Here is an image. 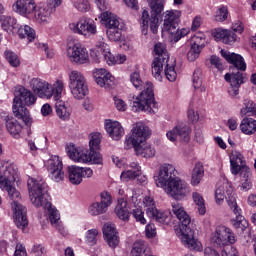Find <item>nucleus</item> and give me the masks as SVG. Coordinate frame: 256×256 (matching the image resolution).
Returning <instances> with one entry per match:
<instances>
[{
  "instance_id": "a18cd8bd",
  "label": "nucleus",
  "mask_w": 256,
  "mask_h": 256,
  "mask_svg": "<svg viewBox=\"0 0 256 256\" xmlns=\"http://www.w3.org/2000/svg\"><path fill=\"white\" fill-rule=\"evenodd\" d=\"M18 36L20 39H27L29 43L35 41V29L31 28L29 25H25L24 27H20L18 29Z\"/></svg>"
},
{
  "instance_id": "20e7f679",
  "label": "nucleus",
  "mask_w": 256,
  "mask_h": 256,
  "mask_svg": "<svg viewBox=\"0 0 256 256\" xmlns=\"http://www.w3.org/2000/svg\"><path fill=\"white\" fill-rule=\"evenodd\" d=\"M2 191H7L11 203L12 215L14 223L18 229L24 230L29 225L27 220V208L19 203L21 199V192L13 186V184L6 185L5 188H0Z\"/></svg>"
},
{
  "instance_id": "f257e3e1",
  "label": "nucleus",
  "mask_w": 256,
  "mask_h": 256,
  "mask_svg": "<svg viewBox=\"0 0 256 256\" xmlns=\"http://www.w3.org/2000/svg\"><path fill=\"white\" fill-rule=\"evenodd\" d=\"M29 197L34 207H42L48 210L49 221L53 227L61 223L59 210L53 208L47 194V184L43 179L29 178L27 181Z\"/></svg>"
},
{
  "instance_id": "393cba45",
  "label": "nucleus",
  "mask_w": 256,
  "mask_h": 256,
  "mask_svg": "<svg viewBox=\"0 0 256 256\" xmlns=\"http://www.w3.org/2000/svg\"><path fill=\"white\" fill-rule=\"evenodd\" d=\"M225 81L230 84L228 88V95L232 97V99H237V95H239V89L241 85L245 83V74L241 72L232 73V74H225L224 76Z\"/></svg>"
},
{
  "instance_id": "39448f33",
  "label": "nucleus",
  "mask_w": 256,
  "mask_h": 256,
  "mask_svg": "<svg viewBox=\"0 0 256 256\" xmlns=\"http://www.w3.org/2000/svg\"><path fill=\"white\" fill-rule=\"evenodd\" d=\"M150 7L149 11L143 10L140 18L143 33H147L150 27L152 33L159 31V15L165 11V0H147Z\"/></svg>"
},
{
  "instance_id": "ddd939ff",
  "label": "nucleus",
  "mask_w": 256,
  "mask_h": 256,
  "mask_svg": "<svg viewBox=\"0 0 256 256\" xmlns=\"http://www.w3.org/2000/svg\"><path fill=\"white\" fill-rule=\"evenodd\" d=\"M68 29L75 35H81L86 39L97 35V24L89 18H80L76 22L68 24Z\"/></svg>"
},
{
  "instance_id": "dca6fc26",
  "label": "nucleus",
  "mask_w": 256,
  "mask_h": 256,
  "mask_svg": "<svg viewBox=\"0 0 256 256\" xmlns=\"http://www.w3.org/2000/svg\"><path fill=\"white\" fill-rule=\"evenodd\" d=\"M48 171V177L54 183H61L65 180V171H63V159L58 155L51 156L45 163Z\"/></svg>"
},
{
  "instance_id": "774afa93",
  "label": "nucleus",
  "mask_w": 256,
  "mask_h": 256,
  "mask_svg": "<svg viewBox=\"0 0 256 256\" xmlns=\"http://www.w3.org/2000/svg\"><path fill=\"white\" fill-rule=\"evenodd\" d=\"M221 255L222 256H239V252L237 251V248L233 246H227L222 250Z\"/></svg>"
},
{
  "instance_id": "f704fd0d",
  "label": "nucleus",
  "mask_w": 256,
  "mask_h": 256,
  "mask_svg": "<svg viewBox=\"0 0 256 256\" xmlns=\"http://www.w3.org/2000/svg\"><path fill=\"white\" fill-rule=\"evenodd\" d=\"M213 37L216 41H222L225 45H233L237 41V35L235 32L223 28L215 29Z\"/></svg>"
},
{
  "instance_id": "a878e982",
  "label": "nucleus",
  "mask_w": 256,
  "mask_h": 256,
  "mask_svg": "<svg viewBox=\"0 0 256 256\" xmlns=\"http://www.w3.org/2000/svg\"><path fill=\"white\" fill-rule=\"evenodd\" d=\"M14 101L21 103L26 107H33V105L37 103V95H35L31 90L23 86H19L15 89Z\"/></svg>"
},
{
  "instance_id": "f8f14e48",
  "label": "nucleus",
  "mask_w": 256,
  "mask_h": 256,
  "mask_svg": "<svg viewBox=\"0 0 256 256\" xmlns=\"http://www.w3.org/2000/svg\"><path fill=\"white\" fill-rule=\"evenodd\" d=\"M211 243L216 247H226L227 245H235L237 243V235L231 228L225 225H219L211 235Z\"/></svg>"
},
{
  "instance_id": "e433bc0d",
  "label": "nucleus",
  "mask_w": 256,
  "mask_h": 256,
  "mask_svg": "<svg viewBox=\"0 0 256 256\" xmlns=\"http://www.w3.org/2000/svg\"><path fill=\"white\" fill-rule=\"evenodd\" d=\"M63 0H48L47 4L42 6L44 9V23L49 25L51 23V16L55 13L57 7H61Z\"/></svg>"
},
{
  "instance_id": "de8ad7c7",
  "label": "nucleus",
  "mask_w": 256,
  "mask_h": 256,
  "mask_svg": "<svg viewBox=\"0 0 256 256\" xmlns=\"http://www.w3.org/2000/svg\"><path fill=\"white\" fill-rule=\"evenodd\" d=\"M147 217L154 216L157 206L155 200L151 196H145L142 200Z\"/></svg>"
},
{
  "instance_id": "5701e85b",
  "label": "nucleus",
  "mask_w": 256,
  "mask_h": 256,
  "mask_svg": "<svg viewBox=\"0 0 256 256\" xmlns=\"http://www.w3.org/2000/svg\"><path fill=\"white\" fill-rule=\"evenodd\" d=\"M228 206L233 211L234 215H236V218L231 220L232 227L236 231H245L247 227H249V222L243 215H241V208H239V205H237V199L231 198L228 200Z\"/></svg>"
},
{
  "instance_id": "473e14b6",
  "label": "nucleus",
  "mask_w": 256,
  "mask_h": 256,
  "mask_svg": "<svg viewBox=\"0 0 256 256\" xmlns=\"http://www.w3.org/2000/svg\"><path fill=\"white\" fill-rule=\"evenodd\" d=\"M192 87L194 89V95L201 97L206 93L207 88L203 85V70L196 68L192 76Z\"/></svg>"
},
{
  "instance_id": "13d9d810",
  "label": "nucleus",
  "mask_w": 256,
  "mask_h": 256,
  "mask_svg": "<svg viewBox=\"0 0 256 256\" xmlns=\"http://www.w3.org/2000/svg\"><path fill=\"white\" fill-rule=\"evenodd\" d=\"M125 170L121 173L120 175V179L121 181H124L125 183L129 182V181H133L134 179H137V177H139V173L129 169L127 167L124 168Z\"/></svg>"
},
{
  "instance_id": "a19ab883",
  "label": "nucleus",
  "mask_w": 256,
  "mask_h": 256,
  "mask_svg": "<svg viewBox=\"0 0 256 256\" xmlns=\"http://www.w3.org/2000/svg\"><path fill=\"white\" fill-rule=\"evenodd\" d=\"M240 130L244 135H253L256 133V120L245 117L240 123Z\"/></svg>"
},
{
  "instance_id": "9d476101",
  "label": "nucleus",
  "mask_w": 256,
  "mask_h": 256,
  "mask_svg": "<svg viewBox=\"0 0 256 256\" xmlns=\"http://www.w3.org/2000/svg\"><path fill=\"white\" fill-rule=\"evenodd\" d=\"M68 77L70 93L74 99H77L78 101L85 99V97L89 95V87L87 86V80H85L83 73L77 70H72Z\"/></svg>"
},
{
  "instance_id": "aec40b11",
  "label": "nucleus",
  "mask_w": 256,
  "mask_h": 256,
  "mask_svg": "<svg viewBox=\"0 0 256 256\" xmlns=\"http://www.w3.org/2000/svg\"><path fill=\"white\" fill-rule=\"evenodd\" d=\"M92 76L98 87H102L103 89H113L117 85L115 76L111 75V72L105 68L93 69Z\"/></svg>"
},
{
  "instance_id": "bf43d9fd",
  "label": "nucleus",
  "mask_w": 256,
  "mask_h": 256,
  "mask_svg": "<svg viewBox=\"0 0 256 256\" xmlns=\"http://www.w3.org/2000/svg\"><path fill=\"white\" fill-rule=\"evenodd\" d=\"M5 59L8 61V63L11 65V67H19L21 65V61L19 60V56L15 54L11 50H6L4 52Z\"/></svg>"
},
{
  "instance_id": "37998d69",
  "label": "nucleus",
  "mask_w": 256,
  "mask_h": 256,
  "mask_svg": "<svg viewBox=\"0 0 256 256\" xmlns=\"http://www.w3.org/2000/svg\"><path fill=\"white\" fill-rule=\"evenodd\" d=\"M243 105L244 107H242L240 110L241 117H245V115L248 117H256V105L253 100L244 99Z\"/></svg>"
},
{
  "instance_id": "6e6d98bb",
  "label": "nucleus",
  "mask_w": 256,
  "mask_h": 256,
  "mask_svg": "<svg viewBox=\"0 0 256 256\" xmlns=\"http://www.w3.org/2000/svg\"><path fill=\"white\" fill-rule=\"evenodd\" d=\"M88 213L92 217H97V215H103L104 213H107V210L100 202H94L89 206Z\"/></svg>"
},
{
  "instance_id": "6ab92c4d",
  "label": "nucleus",
  "mask_w": 256,
  "mask_h": 256,
  "mask_svg": "<svg viewBox=\"0 0 256 256\" xmlns=\"http://www.w3.org/2000/svg\"><path fill=\"white\" fill-rule=\"evenodd\" d=\"M17 181V166L10 160L3 161L0 167V189L14 185Z\"/></svg>"
},
{
  "instance_id": "1a4fd4ad",
  "label": "nucleus",
  "mask_w": 256,
  "mask_h": 256,
  "mask_svg": "<svg viewBox=\"0 0 256 256\" xmlns=\"http://www.w3.org/2000/svg\"><path fill=\"white\" fill-rule=\"evenodd\" d=\"M102 25L107 29L106 35L109 41L118 42L123 37L122 31L125 29V23L117 14L105 11L100 14Z\"/></svg>"
},
{
  "instance_id": "7ed1b4c3",
  "label": "nucleus",
  "mask_w": 256,
  "mask_h": 256,
  "mask_svg": "<svg viewBox=\"0 0 256 256\" xmlns=\"http://www.w3.org/2000/svg\"><path fill=\"white\" fill-rule=\"evenodd\" d=\"M172 213L179 219L181 225L176 228L175 232L180 241L190 249V251H203V244L195 238V232L191 229V216L185 211L183 204L179 202L172 203Z\"/></svg>"
},
{
  "instance_id": "680f3d73",
  "label": "nucleus",
  "mask_w": 256,
  "mask_h": 256,
  "mask_svg": "<svg viewBox=\"0 0 256 256\" xmlns=\"http://www.w3.org/2000/svg\"><path fill=\"white\" fill-rule=\"evenodd\" d=\"M73 7L80 13H87L89 11V0H71Z\"/></svg>"
},
{
  "instance_id": "09e8293b",
  "label": "nucleus",
  "mask_w": 256,
  "mask_h": 256,
  "mask_svg": "<svg viewBox=\"0 0 256 256\" xmlns=\"http://www.w3.org/2000/svg\"><path fill=\"white\" fill-rule=\"evenodd\" d=\"M0 23L4 31H9V29H17V19L14 17L0 15Z\"/></svg>"
},
{
  "instance_id": "3c124183",
  "label": "nucleus",
  "mask_w": 256,
  "mask_h": 256,
  "mask_svg": "<svg viewBox=\"0 0 256 256\" xmlns=\"http://www.w3.org/2000/svg\"><path fill=\"white\" fill-rule=\"evenodd\" d=\"M205 43H206L205 34L197 33L192 37L190 41V46L196 49H200V51H203V49H205Z\"/></svg>"
},
{
  "instance_id": "f3484780",
  "label": "nucleus",
  "mask_w": 256,
  "mask_h": 256,
  "mask_svg": "<svg viewBox=\"0 0 256 256\" xmlns=\"http://www.w3.org/2000/svg\"><path fill=\"white\" fill-rule=\"evenodd\" d=\"M164 191L175 201H183L191 193V187H189V184L185 180L178 178L168 185Z\"/></svg>"
},
{
  "instance_id": "bb28decb",
  "label": "nucleus",
  "mask_w": 256,
  "mask_h": 256,
  "mask_svg": "<svg viewBox=\"0 0 256 256\" xmlns=\"http://www.w3.org/2000/svg\"><path fill=\"white\" fill-rule=\"evenodd\" d=\"M105 241L111 249H115L119 245V232L113 223H106L102 228Z\"/></svg>"
},
{
  "instance_id": "cd10ccee",
  "label": "nucleus",
  "mask_w": 256,
  "mask_h": 256,
  "mask_svg": "<svg viewBox=\"0 0 256 256\" xmlns=\"http://www.w3.org/2000/svg\"><path fill=\"white\" fill-rule=\"evenodd\" d=\"M229 204V199H235L233 188L227 183L219 184L215 190V201L217 205H223L224 201Z\"/></svg>"
},
{
  "instance_id": "49530a36",
  "label": "nucleus",
  "mask_w": 256,
  "mask_h": 256,
  "mask_svg": "<svg viewBox=\"0 0 256 256\" xmlns=\"http://www.w3.org/2000/svg\"><path fill=\"white\" fill-rule=\"evenodd\" d=\"M192 199L197 207L199 215H205V213H207V208L205 207V199L203 198V195L199 192H193Z\"/></svg>"
},
{
  "instance_id": "4d7b16f0",
  "label": "nucleus",
  "mask_w": 256,
  "mask_h": 256,
  "mask_svg": "<svg viewBox=\"0 0 256 256\" xmlns=\"http://www.w3.org/2000/svg\"><path fill=\"white\" fill-rule=\"evenodd\" d=\"M154 53L156 55L155 59H162L164 61H169V53L167 52V49H165V46L161 43H157L154 46Z\"/></svg>"
},
{
  "instance_id": "412c9836",
  "label": "nucleus",
  "mask_w": 256,
  "mask_h": 256,
  "mask_svg": "<svg viewBox=\"0 0 256 256\" xmlns=\"http://www.w3.org/2000/svg\"><path fill=\"white\" fill-rule=\"evenodd\" d=\"M29 87L40 99H51L53 97V85L41 78H32Z\"/></svg>"
},
{
  "instance_id": "4be33fe9",
  "label": "nucleus",
  "mask_w": 256,
  "mask_h": 256,
  "mask_svg": "<svg viewBox=\"0 0 256 256\" xmlns=\"http://www.w3.org/2000/svg\"><path fill=\"white\" fill-rule=\"evenodd\" d=\"M67 171L71 185H81L83 179H91V177H93V169L89 167L71 165L68 166Z\"/></svg>"
},
{
  "instance_id": "c03bdc74",
  "label": "nucleus",
  "mask_w": 256,
  "mask_h": 256,
  "mask_svg": "<svg viewBox=\"0 0 256 256\" xmlns=\"http://www.w3.org/2000/svg\"><path fill=\"white\" fill-rule=\"evenodd\" d=\"M240 189L241 191H249L251 189V169L243 168L240 172Z\"/></svg>"
},
{
  "instance_id": "58836bf2",
  "label": "nucleus",
  "mask_w": 256,
  "mask_h": 256,
  "mask_svg": "<svg viewBox=\"0 0 256 256\" xmlns=\"http://www.w3.org/2000/svg\"><path fill=\"white\" fill-rule=\"evenodd\" d=\"M6 129L14 139H21L23 126L17 120H6Z\"/></svg>"
},
{
  "instance_id": "e2e57ef3",
  "label": "nucleus",
  "mask_w": 256,
  "mask_h": 256,
  "mask_svg": "<svg viewBox=\"0 0 256 256\" xmlns=\"http://www.w3.org/2000/svg\"><path fill=\"white\" fill-rule=\"evenodd\" d=\"M130 211H132V215L138 223H141V225H145V223H147V220L145 219V213L141 208H131Z\"/></svg>"
},
{
  "instance_id": "ea45409f",
  "label": "nucleus",
  "mask_w": 256,
  "mask_h": 256,
  "mask_svg": "<svg viewBox=\"0 0 256 256\" xmlns=\"http://www.w3.org/2000/svg\"><path fill=\"white\" fill-rule=\"evenodd\" d=\"M169 60L155 58L152 62V75L157 81L163 79V68L167 67Z\"/></svg>"
},
{
  "instance_id": "603ef678",
  "label": "nucleus",
  "mask_w": 256,
  "mask_h": 256,
  "mask_svg": "<svg viewBox=\"0 0 256 256\" xmlns=\"http://www.w3.org/2000/svg\"><path fill=\"white\" fill-rule=\"evenodd\" d=\"M63 89H65V83L63 80H57L52 86V97L54 101H61L63 95Z\"/></svg>"
},
{
  "instance_id": "f03ea898",
  "label": "nucleus",
  "mask_w": 256,
  "mask_h": 256,
  "mask_svg": "<svg viewBox=\"0 0 256 256\" xmlns=\"http://www.w3.org/2000/svg\"><path fill=\"white\" fill-rule=\"evenodd\" d=\"M130 83L142 92L136 96L132 102V111H143L144 113H157V104L155 103V94L153 93V83L143 82L139 72L130 74Z\"/></svg>"
},
{
  "instance_id": "8fccbe9b",
  "label": "nucleus",
  "mask_w": 256,
  "mask_h": 256,
  "mask_svg": "<svg viewBox=\"0 0 256 256\" xmlns=\"http://www.w3.org/2000/svg\"><path fill=\"white\" fill-rule=\"evenodd\" d=\"M150 219H155L158 223H161L162 225H169V222L171 221V215L169 212H163L156 208V212H154L153 216H148Z\"/></svg>"
},
{
  "instance_id": "338daca9",
  "label": "nucleus",
  "mask_w": 256,
  "mask_h": 256,
  "mask_svg": "<svg viewBox=\"0 0 256 256\" xmlns=\"http://www.w3.org/2000/svg\"><path fill=\"white\" fill-rule=\"evenodd\" d=\"M100 197H101L100 203L103 205V207L106 210H108L110 205L113 203V199L111 198V193H109V192H102Z\"/></svg>"
},
{
  "instance_id": "5fc2aeb1",
  "label": "nucleus",
  "mask_w": 256,
  "mask_h": 256,
  "mask_svg": "<svg viewBox=\"0 0 256 256\" xmlns=\"http://www.w3.org/2000/svg\"><path fill=\"white\" fill-rule=\"evenodd\" d=\"M165 77L168 79L171 83L177 80V71H175V61L169 60L168 64H166V67L164 69Z\"/></svg>"
},
{
  "instance_id": "4c0bfd02",
  "label": "nucleus",
  "mask_w": 256,
  "mask_h": 256,
  "mask_svg": "<svg viewBox=\"0 0 256 256\" xmlns=\"http://www.w3.org/2000/svg\"><path fill=\"white\" fill-rule=\"evenodd\" d=\"M203 177H205V168L203 167V164L198 162L195 164L191 173L190 184L192 187H198L201 181H203Z\"/></svg>"
},
{
  "instance_id": "2f4dec72",
  "label": "nucleus",
  "mask_w": 256,
  "mask_h": 256,
  "mask_svg": "<svg viewBox=\"0 0 256 256\" xmlns=\"http://www.w3.org/2000/svg\"><path fill=\"white\" fill-rule=\"evenodd\" d=\"M221 55L228 63L234 65L238 71H245L247 69V64L241 55L227 50H221Z\"/></svg>"
},
{
  "instance_id": "052dcab7",
  "label": "nucleus",
  "mask_w": 256,
  "mask_h": 256,
  "mask_svg": "<svg viewBox=\"0 0 256 256\" xmlns=\"http://www.w3.org/2000/svg\"><path fill=\"white\" fill-rule=\"evenodd\" d=\"M97 237H99V230H97L96 228L86 231L85 239L88 245H97Z\"/></svg>"
},
{
  "instance_id": "c756f323",
  "label": "nucleus",
  "mask_w": 256,
  "mask_h": 256,
  "mask_svg": "<svg viewBox=\"0 0 256 256\" xmlns=\"http://www.w3.org/2000/svg\"><path fill=\"white\" fill-rule=\"evenodd\" d=\"M131 209L132 207L129 206V203L125 200V198H119L114 208V213L116 217L120 219V221L127 223L129 219H131Z\"/></svg>"
},
{
  "instance_id": "a211bd4d",
  "label": "nucleus",
  "mask_w": 256,
  "mask_h": 256,
  "mask_svg": "<svg viewBox=\"0 0 256 256\" xmlns=\"http://www.w3.org/2000/svg\"><path fill=\"white\" fill-rule=\"evenodd\" d=\"M168 141L171 143H181L187 145L191 141V128L185 123H180L166 133Z\"/></svg>"
},
{
  "instance_id": "69168bd1",
  "label": "nucleus",
  "mask_w": 256,
  "mask_h": 256,
  "mask_svg": "<svg viewBox=\"0 0 256 256\" xmlns=\"http://www.w3.org/2000/svg\"><path fill=\"white\" fill-rule=\"evenodd\" d=\"M201 51L199 48H195L194 46H190V49L187 53V59L188 61H190L191 63H193V61H197V59H199V56L201 55Z\"/></svg>"
},
{
  "instance_id": "0e129e2a",
  "label": "nucleus",
  "mask_w": 256,
  "mask_h": 256,
  "mask_svg": "<svg viewBox=\"0 0 256 256\" xmlns=\"http://www.w3.org/2000/svg\"><path fill=\"white\" fill-rule=\"evenodd\" d=\"M228 15H229V11L227 10V7L222 6L217 10L215 14V21H218L219 23H223V21H226Z\"/></svg>"
},
{
  "instance_id": "0eeeda50",
  "label": "nucleus",
  "mask_w": 256,
  "mask_h": 256,
  "mask_svg": "<svg viewBox=\"0 0 256 256\" xmlns=\"http://www.w3.org/2000/svg\"><path fill=\"white\" fill-rule=\"evenodd\" d=\"M90 57L94 63L105 61L107 65H121L124 61H127V56L123 54L117 56L112 55L109 45L105 43L103 38H101L96 43V46L90 51Z\"/></svg>"
},
{
  "instance_id": "6e6552de",
  "label": "nucleus",
  "mask_w": 256,
  "mask_h": 256,
  "mask_svg": "<svg viewBox=\"0 0 256 256\" xmlns=\"http://www.w3.org/2000/svg\"><path fill=\"white\" fill-rule=\"evenodd\" d=\"M66 153L75 163H85L86 165H103V154L99 150H83L69 144Z\"/></svg>"
},
{
  "instance_id": "79ce46f5",
  "label": "nucleus",
  "mask_w": 256,
  "mask_h": 256,
  "mask_svg": "<svg viewBox=\"0 0 256 256\" xmlns=\"http://www.w3.org/2000/svg\"><path fill=\"white\" fill-rule=\"evenodd\" d=\"M56 115L62 121H69V117H71V110L65 105L63 100H56L55 103Z\"/></svg>"
},
{
  "instance_id": "2eb2a0df",
  "label": "nucleus",
  "mask_w": 256,
  "mask_h": 256,
  "mask_svg": "<svg viewBox=\"0 0 256 256\" xmlns=\"http://www.w3.org/2000/svg\"><path fill=\"white\" fill-rule=\"evenodd\" d=\"M181 15H183V13L181 10L177 9H169L164 11L161 14L162 33L173 35V33L177 31V27H179V23L181 22Z\"/></svg>"
},
{
  "instance_id": "864d4df0",
  "label": "nucleus",
  "mask_w": 256,
  "mask_h": 256,
  "mask_svg": "<svg viewBox=\"0 0 256 256\" xmlns=\"http://www.w3.org/2000/svg\"><path fill=\"white\" fill-rule=\"evenodd\" d=\"M101 139L103 136L99 132H94L89 135V150L101 149Z\"/></svg>"
},
{
  "instance_id": "9b49d317",
  "label": "nucleus",
  "mask_w": 256,
  "mask_h": 256,
  "mask_svg": "<svg viewBox=\"0 0 256 256\" xmlns=\"http://www.w3.org/2000/svg\"><path fill=\"white\" fill-rule=\"evenodd\" d=\"M66 57L73 65H87L89 63V52L79 42H69L66 49Z\"/></svg>"
},
{
  "instance_id": "b1692460",
  "label": "nucleus",
  "mask_w": 256,
  "mask_h": 256,
  "mask_svg": "<svg viewBox=\"0 0 256 256\" xmlns=\"http://www.w3.org/2000/svg\"><path fill=\"white\" fill-rule=\"evenodd\" d=\"M151 135V130L143 122H137L133 125L131 130L130 141L135 147L136 145L145 143L147 138Z\"/></svg>"
},
{
  "instance_id": "7c9ffc66",
  "label": "nucleus",
  "mask_w": 256,
  "mask_h": 256,
  "mask_svg": "<svg viewBox=\"0 0 256 256\" xmlns=\"http://www.w3.org/2000/svg\"><path fill=\"white\" fill-rule=\"evenodd\" d=\"M105 130L113 141H119L125 135V129L119 121L107 120Z\"/></svg>"
},
{
  "instance_id": "4468645a",
  "label": "nucleus",
  "mask_w": 256,
  "mask_h": 256,
  "mask_svg": "<svg viewBox=\"0 0 256 256\" xmlns=\"http://www.w3.org/2000/svg\"><path fill=\"white\" fill-rule=\"evenodd\" d=\"M177 169L172 164L164 163L159 167L158 173L154 176L156 187L167 189V186L178 179Z\"/></svg>"
},
{
  "instance_id": "423d86ee",
  "label": "nucleus",
  "mask_w": 256,
  "mask_h": 256,
  "mask_svg": "<svg viewBox=\"0 0 256 256\" xmlns=\"http://www.w3.org/2000/svg\"><path fill=\"white\" fill-rule=\"evenodd\" d=\"M12 9L21 17H25V19L39 23V25H46L44 18L45 9L42 6H37L35 0H17L12 5Z\"/></svg>"
},
{
  "instance_id": "72a5a7b5",
  "label": "nucleus",
  "mask_w": 256,
  "mask_h": 256,
  "mask_svg": "<svg viewBox=\"0 0 256 256\" xmlns=\"http://www.w3.org/2000/svg\"><path fill=\"white\" fill-rule=\"evenodd\" d=\"M12 111L17 119H22L25 125L29 126L33 123V119H31V115H29V110L21 102L13 100Z\"/></svg>"
},
{
  "instance_id": "c85d7f7f",
  "label": "nucleus",
  "mask_w": 256,
  "mask_h": 256,
  "mask_svg": "<svg viewBox=\"0 0 256 256\" xmlns=\"http://www.w3.org/2000/svg\"><path fill=\"white\" fill-rule=\"evenodd\" d=\"M230 167L232 175L243 173V169H249L245 164V157L239 151H232L230 155Z\"/></svg>"
},
{
  "instance_id": "c9c22d12",
  "label": "nucleus",
  "mask_w": 256,
  "mask_h": 256,
  "mask_svg": "<svg viewBox=\"0 0 256 256\" xmlns=\"http://www.w3.org/2000/svg\"><path fill=\"white\" fill-rule=\"evenodd\" d=\"M134 151L138 157H143L144 159H151L155 157V147L153 145L143 142L142 144H136L133 146Z\"/></svg>"
}]
</instances>
